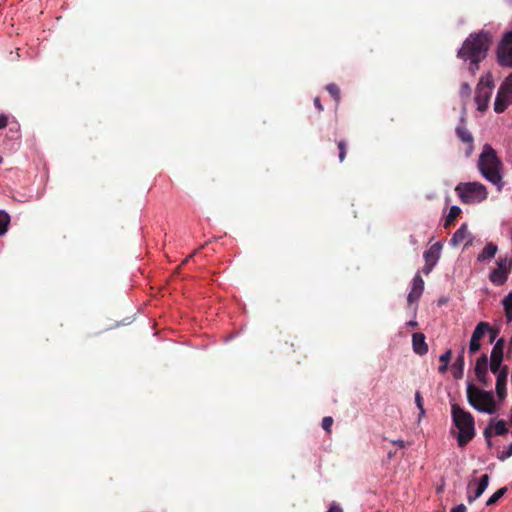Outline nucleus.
Instances as JSON below:
<instances>
[{
    "instance_id": "obj_1",
    "label": "nucleus",
    "mask_w": 512,
    "mask_h": 512,
    "mask_svg": "<svg viewBox=\"0 0 512 512\" xmlns=\"http://www.w3.org/2000/svg\"><path fill=\"white\" fill-rule=\"evenodd\" d=\"M477 167L482 177L502 191L505 183L504 167L501 159L490 144H485L479 155Z\"/></svg>"
},
{
    "instance_id": "obj_2",
    "label": "nucleus",
    "mask_w": 512,
    "mask_h": 512,
    "mask_svg": "<svg viewBox=\"0 0 512 512\" xmlns=\"http://www.w3.org/2000/svg\"><path fill=\"white\" fill-rule=\"evenodd\" d=\"M489 42L490 39L487 33L471 34L458 51V56L461 59L471 62L469 70L473 74L478 70V63L486 57Z\"/></svg>"
},
{
    "instance_id": "obj_3",
    "label": "nucleus",
    "mask_w": 512,
    "mask_h": 512,
    "mask_svg": "<svg viewBox=\"0 0 512 512\" xmlns=\"http://www.w3.org/2000/svg\"><path fill=\"white\" fill-rule=\"evenodd\" d=\"M451 415L454 426L458 429V446L465 447L475 436V422L472 414L457 404L451 406Z\"/></svg>"
},
{
    "instance_id": "obj_4",
    "label": "nucleus",
    "mask_w": 512,
    "mask_h": 512,
    "mask_svg": "<svg viewBox=\"0 0 512 512\" xmlns=\"http://www.w3.org/2000/svg\"><path fill=\"white\" fill-rule=\"evenodd\" d=\"M467 399L469 404L477 411L494 414L497 411L492 391H485L469 383L467 385Z\"/></svg>"
},
{
    "instance_id": "obj_5",
    "label": "nucleus",
    "mask_w": 512,
    "mask_h": 512,
    "mask_svg": "<svg viewBox=\"0 0 512 512\" xmlns=\"http://www.w3.org/2000/svg\"><path fill=\"white\" fill-rule=\"evenodd\" d=\"M460 201L464 204H476L483 202L488 197L485 185L480 182H463L455 187Z\"/></svg>"
},
{
    "instance_id": "obj_6",
    "label": "nucleus",
    "mask_w": 512,
    "mask_h": 512,
    "mask_svg": "<svg viewBox=\"0 0 512 512\" xmlns=\"http://www.w3.org/2000/svg\"><path fill=\"white\" fill-rule=\"evenodd\" d=\"M511 271L512 257H499L496 261L495 267L489 273V281L494 286H502L507 282Z\"/></svg>"
},
{
    "instance_id": "obj_7",
    "label": "nucleus",
    "mask_w": 512,
    "mask_h": 512,
    "mask_svg": "<svg viewBox=\"0 0 512 512\" xmlns=\"http://www.w3.org/2000/svg\"><path fill=\"white\" fill-rule=\"evenodd\" d=\"M510 104H512V73L504 80L498 90L494 110L497 113H502Z\"/></svg>"
},
{
    "instance_id": "obj_8",
    "label": "nucleus",
    "mask_w": 512,
    "mask_h": 512,
    "mask_svg": "<svg viewBox=\"0 0 512 512\" xmlns=\"http://www.w3.org/2000/svg\"><path fill=\"white\" fill-rule=\"evenodd\" d=\"M497 60L501 66L512 68V30L506 32L499 42Z\"/></svg>"
},
{
    "instance_id": "obj_9",
    "label": "nucleus",
    "mask_w": 512,
    "mask_h": 512,
    "mask_svg": "<svg viewBox=\"0 0 512 512\" xmlns=\"http://www.w3.org/2000/svg\"><path fill=\"white\" fill-rule=\"evenodd\" d=\"M493 90L492 80L482 78L476 88L475 102L479 111H485L488 107Z\"/></svg>"
},
{
    "instance_id": "obj_10",
    "label": "nucleus",
    "mask_w": 512,
    "mask_h": 512,
    "mask_svg": "<svg viewBox=\"0 0 512 512\" xmlns=\"http://www.w3.org/2000/svg\"><path fill=\"white\" fill-rule=\"evenodd\" d=\"M489 476L484 474L481 476L479 481L473 479L468 484V501L473 502L477 498H479L484 491L487 489L489 484Z\"/></svg>"
},
{
    "instance_id": "obj_11",
    "label": "nucleus",
    "mask_w": 512,
    "mask_h": 512,
    "mask_svg": "<svg viewBox=\"0 0 512 512\" xmlns=\"http://www.w3.org/2000/svg\"><path fill=\"white\" fill-rule=\"evenodd\" d=\"M503 344L504 340L499 339L494 347L492 348L490 354V361H488L489 369L491 372H499L502 370V361H503Z\"/></svg>"
},
{
    "instance_id": "obj_12",
    "label": "nucleus",
    "mask_w": 512,
    "mask_h": 512,
    "mask_svg": "<svg viewBox=\"0 0 512 512\" xmlns=\"http://www.w3.org/2000/svg\"><path fill=\"white\" fill-rule=\"evenodd\" d=\"M475 376L476 379L483 384L484 386H487L490 384L491 379L489 377L488 371L489 364H488V357L486 354H482L477 360L475 364Z\"/></svg>"
},
{
    "instance_id": "obj_13",
    "label": "nucleus",
    "mask_w": 512,
    "mask_h": 512,
    "mask_svg": "<svg viewBox=\"0 0 512 512\" xmlns=\"http://www.w3.org/2000/svg\"><path fill=\"white\" fill-rule=\"evenodd\" d=\"M489 329H490V326L487 322H479L477 324V326L475 327V329L472 333V337H471V340L469 343V352L471 354L476 353L480 349V347H481L480 341L484 337L486 332L489 331Z\"/></svg>"
},
{
    "instance_id": "obj_14",
    "label": "nucleus",
    "mask_w": 512,
    "mask_h": 512,
    "mask_svg": "<svg viewBox=\"0 0 512 512\" xmlns=\"http://www.w3.org/2000/svg\"><path fill=\"white\" fill-rule=\"evenodd\" d=\"M424 291V280L420 276L419 273H417L411 283V290L407 296V301L409 304L417 303L420 299L422 293Z\"/></svg>"
},
{
    "instance_id": "obj_15",
    "label": "nucleus",
    "mask_w": 512,
    "mask_h": 512,
    "mask_svg": "<svg viewBox=\"0 0 512 512\" xmlns=\"http://www.w3.org/2000/svg\"><path fill=\"white\" fill-rule=\"evenodd\" d=\"M472 240L473 238L467 225L462 224L461 227L453 234L450 242L453 246L464 244V246L467 247L472 244Z\"/></svg>"
},
{
    "instance_id": "obj_16",
    "label": "nucleus",
    "mask_w": 512,
    "mask_h": 512,
    "mask_svg": "<svg viewBox=\"0 0 512 512\" xmlns=\"http://www.w3.org/2000/svg\"><path fill=\"white\" fill-rule=\"evenodd\" d=\"M492 373L496 375V394L500 400H503L506 397L508 367L503 366L501 371Z\"/></svg>"
},
{
    "instance_id": "obj_17",
    "label": "nucleus",
    "mask_w": 512,
    "mask_h": 512,
    "mask_svg": "<svg viewBox=\"0 0 512 512\" xmlns=\"http://www.w3.org/2000/svg\"><path fill=\"white\" fill-rule=\"evenodd\" d=\"M456 134L462 142L468 144L466 155L470 156L473 151V136L464 125L463 120L461 121V124L457 126Z\"/></svg>"
},
{
    "instance_id": "obj_18",
    "label": "nucleus",
    "mask_w": 512,
    "mask_h": 512,
    "mask_svg": "<svg viewBox=\"0 0 512 512\" xmlns=\"http://www.w3.org/2000/svg\"><path fill=\"white\" fill-rule=\"evenodd\" d=\"M412 346L413 351L418 355H425L428 352V345L422 333H414L412 335Z\"/></svg>"
},
{
    "instance_id": "obj_19",
    "label": "nucleus",
    "mask_w": 512,
    "mask_h": 512,
    "mask_svg": "<svg viewBox=\"0 0 512 512\" xmlns=\"http://www.w3.org/2000/svg\"><path fill=\"white\" fill-rule=\"evenodd\" d=\"M442 245L439 242L434 243L428 250L424 252V260L426 263L437 264L441 255Z\"/></svg>"
},
{
    "instance_id": "obj_20",
    "label": "nucleus",
    "mask_w": 512,
    "mask_h": 512,
    "mask_svg": "<svg viewBox=\"0 0 512 512\" xmlns=\"http://www.w3.org/2000/svg\"><path fill=\"white\" fill-rule=\"evenodd\" d=\"M497 251H498L497 245L492 242H489L486 244V246L483 248V250L478 254L477 261L485 262V261L491 260L495 257Z\"/></svg>"
},
{
    "instance_id": "obj_21",
    "label": "nucleus",
    "mask_w": 512,
    "mask_h": 512,
    "mask_svg": "<svg viewBox=\"0 0 512 512\" xmlns=\"http://www.w3.org/2000/svg\"><path fill=\"white\" fill-rule=\"evenodd\" d=\"M505 316L508 322L512 321V291H510L502 300Z\"/></svg>"
},
{
    "instance_id": "obj_22",
    "label": "nucleus",
    "mask_w": 512,
    "mask_h": 512,
    "mask_svg": "<svg viewBox=\"0 0 512 512\" xmlns=\"http://www.w3.org/2000/svg\"><path fill=\"white\" fill-rule=\"evenodd\" d=\"M464 347H462L461 354L457 357L454 363V377L460 378L463 374L464 368Z\"/></svg>"
},
{
    "instance_id": "obj_23",
    "label": "nucleus",
    "mask_w": 512,
    "mask_h": 512,
    "mask_svg": "<svg viewBox=\"0 0 512 512\" xmlns=\"http://www.w3.org/2000/svg\"><path fill=\"white\" fill-rule=\"evenodd\" d=\"M460 213H461V209L458 206H456V205L451 206L449 213L446 216V219L444 222V227L445 228L449 227L454 222V220L460 215Z\"/></svg>"
},
{
    "instance_id": "obj_24",
    "label": "nucleus",
    "mask_w": 512,
    "mask_h": 512,
    "mask_svg": "<svg viewBox=\"0 0 512 512\" xmlns=\"http://www.w3.org/2000/svg\"><path fill=\"white\" fill-rule=\"evenodd\" d=\"M415 404L419 410L418 422H420L425 416L426 411L424 409L423 397L419 391L415 392Z\"/></svg>"
},
{
    "instance_id": "obj_25",
    "label": "nucleus",
    "mask_w": 512,
    "mask_h": 512,
    "mask_svg": "<svg viewBox=\"0 0 512 512\" xmlns=\"http://www.w3.org/2000/svg\"><path fill=\"white\" fill-rule=\"evenodd\" d=\"M10 223V216L3 210H0V235L7 232L8 225Z\"/></svg>"
},
{
    "instance_id": "obj_26",
    "label": "nucleus",
    "mask_w": 512,
    "mask_h": 512,
    "mask_svg": "<svg viewBox=\"0 0 512 512\" xmlns=\"http://www.w3.org/2000/svg\"><path fill=\"white\" fill-rule=\"evenodd\" d=\"M507 491V488L503 487L494 492L487 500L486 504L493 505L495 504Z\"/></svg>"
},
{
    "instance_id": "obj_27",
    "label": "nucleus",
    "mask_w": 512,
    "mask_h": 512,
    "mask_svg": "<svg viewBox=\"0 0 512 512\" xmlns=\"http://www.w3.org/2000/svg\"><path fill=\"white\" fill-rule=\"evenodd\" d=\"M495 435H504L508 432L506 427V422L504 420H498L494 423L493 426Z\"/></svg>"
},
{
    "instance_id": "obj_28",
    "label": "nucleus",
    "mask_w": 512,
    "mask_h": 512,
    "mask_svg": "<svg viewBox=\"0 0 512 512\" xmlns=\"http://www.w3.org/2000/svg\"><path fill=\"white\" fill-rule=\"evenodd\" d=\"M327 91L331 94L334 100L338 103L340 100V90L336 84H328L326 86Z\"/></svg>"
},
{
    "instance_id": "obj_29",
    "label": "nucleus",
    "mask_w": 512,
    "mask_h": 512,
    "mask_svg": "<svg viewBox=\"0 0 512 512\" xmlns=\"http://www.w3.org/2000/svg\"><path fill=\"white\" fill-rule=\"evenodd\" d=\"M338 149H339V160H340V162H343L346 157V143L342 140L339 141Z\"/></svg>"
},
{
    "instance_id": "obj_30",
    "label": "nucleus",
    "mask_w": 512,
    "mask_h": 512,
    "mask_svg": "<svg viewBox=\"0 0 512 512\" xmlns=\"http://www.w3.org/2000/svg\"><path fill=\"white\" fill-rule=\"evenodd\" d=\"M332 424H333V419H332V417L327 416V417H324V418H323V420H322V428H323L325 431L330 432V431H331Z\"/></svg>"
},
{
    "instance_id": "obj_31",
    "label": "nucleus",
    "mask_w": 512,
    "mask_h": 512,
    "mask_svg": "<svg viewBox=\"0 0 512 512\" xmlns=\"http://www.w3.org/2000/svg\"><path fill=\"white\" fill-rule=\"evenodd\" d=\"M512 456V443L508 446V448L505 451H502L501 454L498 456L500 460H505Z\"/></svg>"
},
{
    "instance_id": "obj_32",
    "label": "nucleus",
    "mask_w": 512,
    "mask_h": 512,
    "mask_svg": "<svg viewBox=\"0 0 512 512\" xmlns=\"http://www.w3.org/2000/svg\"><path fill=\"white\" fill-rule=\"evenodd\" d=\"M451 350H446L439 358L440 362L441 363H444V364H449L450 362V359H451Z\"/></svg>"
},
{
    "instance_id": "obj_33",
    "label": "nucleus",
    "mask_w": 512,
    "mask_h": 512,
    "mask_svg": "<svg viewBox=\"0 0 512 512\" xmlns=\"http://www.w3.org/2000/svg\"><path fill=\"white\" fill-rule=\"evenodd\" d=\"M460 93L462 96L467 97L470 94V86L467 83L461 85Z\"/></svg>"
},
{
    "instance_id": "obj_34",
    "label": "nucleus",
    "mask_w": 512,
    "mask_h": 512,
    "mask_svg": "<svg viewBox=\"0 0 512 512\" xmlns=\"http://www.w3.org/2000/svg\"><path fill=\"white\" fill-rule=\"evenodd\" d=\"M434 266H435V264H433V263H426L425 262V265L423 267L424 274L428 275L432 271Z\"/></svg>"
},
{
    "instance_id": "obj_35",
    "label": "nucleus",
    "mask_w": 512,
    "mask_h": 512,
    "mask_svg": "<svg viewBox=\"0 0 512 512\" xmlns=\"http://www.w3.org/2000/svg\"><path fill=\"white\" fill-rule=\"evenodd\" d=\"M8 120L7 117L3 114L0 115V129H3L7 126Z\"/></svg>"
},
{
    "instance_id": "obj_36",
    "label": "nucleus",
    "mask_w": 512,
    "mask_h": 512,
    "mask_svg": "<svg viewBox=\"0 0 512 512\" xmlns=\"http://www.w3.org/2000/svg\"><path fill=\"white\" fill-rule=\"evenodd\" d=\"M451 512H466V507L463 504H460L452 508Z\"/></svg>"
},
{
    "instance_id": "obj_37",
    "label": "nucleus",
    "mask_w": 512,
    "mask_h": 512,
    "mask_svg": "<svg viewBox=\"0 0 512 512\" xmlns=\"http://www.w3.org/2000/svg\"><path fill=\"white\" fill-rule=\"evenodd\" d=\"M484 436H485V438H486V440H487L488 445H490V444H491V442H490V438H491V430H490V427H488V428H486V429H485V431H484Z\"/></svg>"
},
{
    "instance_id": "obj_38",
    "label": "nucleus",
    "mask_w": 512,
    "mask_h": 512,
    "mask_svg": "<svg viewBox=\"0 0 512 512\" xmlns=\"http://www.w3.org/2000/svg\"><path fill=\"white\" fill-rule=\"evenodd\" d=\"M327 512H343L339 505L333 504Z\"/></svg>"
},
{
    "instance_id": "obj_39",
    "label": "nucleus",
    "mask_w": 512,
    "mask_h": 512,
    "mask_svg": "<svg viewBox=\"0 0 512 512\" xmlns=\"http://www.w3.org/2000/svg\"><path fill=\"white\" fill-rule=\"evenodd\" d=\"M392 444L396 445V446H398L400 448H404L405 447V442L403 440H401V439L393 440Z\"/></svg>"
},
{
    "instance_id": "obj_40",
    "label": "nucleus",
    "mask_w": 512,
    "mask_h": 512,
    "mask_svg": "<svg viewBox=\"0 0 512 512\" xmlns=\"http://www.w3.org/2000/svg\"><path fill=\"white\" fill-rule=\"evenodd\" d=\"M314 105L316 106V108L319 110V111H322L323 110V106L320 102V99L318 97H316L314 99Z\"/></svg>"
},
{
    "instance_id": "obj_41",
    "label": "nucleus",
    "mask_w": 512,
    "mask_h": 512,
    "mask_svg": "<svg viewBox=\"0 0 512 512\" xmlns=\"http://www.w3.org/2000/svg\"><path fill=\"white\" fill-rule=\"evenodd\" d=\"M447 369H448V364H444V363H442V364L439 366V368H438V370H439V372H440V373H445V372L447 371Z\"/></svg>"
},
{
    "instance_id": "obj_42",
    "label": "nucleus",
    "mask_w": 512,
    "mask_h": 512,
    "mask_svg": "<svg viewBox=\"0 0 512 512\" xmlns=\"http://www.w3.org/2000/svg\"><path fill=\"white\" fill-rule=\"evenodd\" d=\"M408 326L415 327L417 326V322L415 320H411L407 323Z\"/></svg>"
},
{
    "instance_id": "obj_43",
    "label": "nucleus",
    "mask_w": 512,
    "mask_h": 512,
    "mask_svg": "<svg viewBox=\"0 0 512 512\" xmlns=\"http://www.w3.org/2000/svg\"><path fill=\"white\" fill-rule=\"evenodd\" d=\"M192 256H193V255H190L188 258H186V259H185V261H184V262H188V261H189V259H190Z\"/></svg>"
},
{
    "instance_id": "obj_44",
    "label": "nucleus",
    "mask_w": 512,
    "mask_h": 512,
    "mask_svg": "<svg viewBox=\"0 0 512 512\" xmlns=\"http://www.w3.org/2000/svg\"><path fill=\"white\" fill-rule=\"evenodd\" d=\"M2 161H3V159H2V157L0 156V164L2 163Z\"/></svg>"
}]
</instances>
